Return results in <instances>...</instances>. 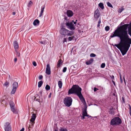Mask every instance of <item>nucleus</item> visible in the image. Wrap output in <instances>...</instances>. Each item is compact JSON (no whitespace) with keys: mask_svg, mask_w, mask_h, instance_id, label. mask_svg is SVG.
I'll return each mask as SVG.
<instances>
[{"mask_svg":"<svg viewBox=\"0 0 131 131\" xmlns=\"http://www.w3.org/2000/svg\"><path fill=\"white\" fill-rule=\"evenodd\" d=\"M128 24H124L113 32L110 36V37L113 38L118 37L120 38L121 41L118 44L115 45L121 52L123 56L127 53L131 44V39L129 38L127 31Z\"/></svg>","mask_w":131,"mask_h":131,"instance_id":"obj_1","label":"nucleus"},{"mask_svg":"<svg viewBox=\"0 0 131 131\" xmlns=\"http://www.w3.org/2000/svg\"><path fill=\"white\" fill-rule=\"evenodd\" d=\"M81 88L78 85H74L72 88L70 89L68 91L69 94H73L74 93L77 95L79 97L80 100L84 104L86 103L81 93Z\"/></svg>","mask_w":131,"mask_h":131,"instance_id":"obj_2","label":"nucleus"},{"mask_svg":"<svg viewBox=\"0 0 131 131\" xmlns=\"http://www.w3.org/2000/svg\"><path fill=\"white\" fill-rule=\"evenodd\" d=\"M122 123L121 119L118 117H116L113 118L111 120L110 124L114 126L115 125H119Z\"/></svg>","mask_w":131,"mask_h":131,"instance_id":"obj_3","label":"nucleus"},{"mask_svg":"<svg viewBox=\"0 0 131 131\" xmlns=\"http://www.w3.org/2000/svg\"><path fill=\"white\" fill-rule=\"evenodd\" d=\"M72 99L70 97L67 96L63 100L64 103L65 105L67 107H69L72 105Z\"/></svg>","mask_w":131,"mask_h":131,"instance_id":"obj_4","label":"nucleus"},{"mask_svg":"<svg viewBox=\"0 0 131 131\" xmlns=\"http://www.w3.org/2000/svg\"><path fill=\"white\" fill-rule=\"evenodd\" d=\"M61 34L64 36H71L73 34V32L70 31L67 29L64 28H61L60 30Z\"/></svg>","mask_w":131,"mask_h":131,"instance_id":"obj_5","label":"nucleus"},{"mask_svg":"<svg viewBox=\"0 0 131 131\" xmlns=\"http://www.w3.org/2000/svg\"><path fill=\"white\" fill-rule=\"evenodd\" d=\"M66 26L68 27V29L70 30H73L75 29L74 26L72 22H68L66 24Z\"/></svg>","mask_w":131,"mask_h":131,"instance_id":"obj_6","label":"nucleus"},{"mask_svg":"<svg viewBox=\"0 0 131 131\" xmlns=\"http://www.w3.org/2000/svg\"><path fill=\"white\" fill-rule=\"evenodd\" d=\"M5 131H12L11 127L9 123L7 122L5 125Z\"/></svg>","mask_w":131,"mask_h":131,"instance_id":"obj_7","label":"nucleus"},{"mask_svg":"<svg viewBox=\"0 0 131 131\" xmlns=\"http://www.w3.org/2000/svg\"><path fill=\"white\" fill-rule=\"evenodd\" d=\"M100 16V13L98 9L96 10L94 13V17L95 18L97 19Z\"/></svg>","mask_w":131,"mask_h":131,"instance_id":"obj_8","label":"nucleus"},{"mask_svg":"<svg viewBox=\"0 0 131 131\" xmlns=\"http://www.w3.org/2000/svg\"><path fill=\"white\" fill-rule=\"evenodd\" d=\"M46 72L48 75H50L51 74L50 68L49 64H48L47 65Z\"/></svg>","mask_w":131,"mask_h":131,"instance_id":"obj_9","label":"nucleus"},{"mask_svg":"<svg viewBox=\"0 0 131 131\" xmlns=\"http://www.w3.org/2000/svg\"><path fill=\"white\" fill-rule=\"evenodd\" d=\"M82 115H84V116H86L89 117H91V116H90L88 114L86 111V108H84L82 111Z\"/></svg>","mask_w":131,"mask_h":131,"instance_id":"obj_10","label":"nucleus"},{"mask_svg":"<svg viewBox=\"0 0 131 131\" xmlns=\"http://www.w3.org/2000/svg\"><path fill=\"white\" fill-rule=\"evenodd\" d=\"M66 14L69 17H71L73 16V12L70 10H68L67 11Z\"/></svg>","mask_w":131,"mask_h":131,"instance_id":"obj_11","label":"nucleus"},{"mask_svg":"<svg viewBox=\"0 0 131 131\" xmlns=\"http://www.w3.org/2000/svg\"><path fill=\"white\" fill-rule=\"evenodd\" d=\"M13 45L15 50H17L19 47L18 44L17 42L16 41H14L13 42Z\"/></svg>","mask_w":131,"mask_h":131,"instance_id":"obj_12","label":"nucleus"},{"mask_svg":"<svg viewBox=\"0 0 131 131\" xmlns=\"http://www.w3.org/2000/svg\"><path fill=\"white\" fill-rule=\"evenodd\" d=\"M63 62V61H62V60L61 59H60L57 62V67L58 68L60 67L61 65L62 64Z\"/></svg>","mask_w":131,"mask_h":131,"instance_id":"obj_13","label":"nucleus"},{"mask_svg":"<svg viewBox=\"0 0 131 131\" xmlns=\"http://www.w3.org/2000/svg\"><path fill=\"white\" fill-rule=\"evenodd\" d=\"M10 108L12 111L13 113L15 114H17L18 113V111L15 108L14 106L11 107Z\"/></svg>","mask_w":131,"mask_h":131,"instance_id":"obj_14","label":"nucleus"},{"mask_svg":"<svg viewBox=\"0 0 131 131\" xmlns=\"http://www.w3.org/2000/svg\"><path fill=\"white\" fill-rule=\"evenodd\" d=\"M45 6H43L41 7V11L39 16V17H41L42 15V14L45 9Z\"/></svg>","mask_w":131,"mask_h":131,"instance_id":"obj_15","label":"nucleus"},{"mask_svg":"<svg viewBox=\"0 0 131 131\" xmlns=\"http://www.w3.org/2000/svg\"><path fill=\"white\" fill-rule=\"evenodd\" d=\"M39 23V21L37 19L35 20L33 23V24L34 25L36 26L37 25H38Z\"/></svg>","mask_w":131,"mask_h":131,"instance_id":"obj_16","label":"nucleus"},{"mask_svg":"<svg viewBox=\"0 0 131 131\" xmlns=\"http://www.w3.org/2000/svg\"><path fill=\"white\" fill-rule=\"evenodd\" d=\"M18 86V83L17 82H14L13 84V88L17 89Z\"/></svg>","mask_w":131,"mask_h":131,"instance_id":"obj_17","label":"nucleus"},{"mask_svg":"<svg viewBox=\"0 0 131 131\" xmlns=\"http://www.w3.org/2000/svg\"><path fill=\"white\" fill-rule=\"evenodd\" d=\"M93 60V59H91L89 61L86 62V64L87 65L90 64L92 63Z\"/></svg>","mask_w":131,"mask_h":131,"instance_id":"obj_18","label":"nucleus"},{"mask_svg":"<svg viewBox=\"0 0 131 131\" xmlns=\"http://www.w3.org/2000/svg\"><path fill=\"white\" fill-rule=\"evenodd\" d=\"M62 83L61 81H59L58 82V85L60 88H61L62 86Z\"/></svg>","mask_w":131,"mask_h":131,"instance_id":"obj_19","label":"nucleus"},{"mask_svg":"<svg viewBox=\"0 0 131 131\" xmlns=\"http://www.w3.org/2000/svg\"><path fill=\"white\" fill-rule=\"evenodd\" d=\"M43 81H40L38 82V87H40L43 84Z\"/></svg>","mask_w":131,"mask_h":131,"instance_id":"obj_20","label":"nucleus"},{"mask_svg":"<svg viewBox=\"0 0 131 131\" xmlns=\"http://www.w3.org/2000/svg\"><path fill=\"white\" fill-rule=\"evenodd\" d=\"M16 89H17L13 88L11 92V94H14L16 92Z\"/></svg>","mask_w":131,"mask_h":131,"instance_id":"obj_21","label":"nucleus"},{"mask_svg":"<svg viewBox=\"0 0 131 131\" xmlns=\"http://www.w3.org/2000/svg\"><path fill=\"white\" fill-rule=\"evenodd\" d=\"M99 6L102 9H103L104 8L103 5L102 3H100L99 4Z\"/></svg>","mask_w":131,"mask_h":131,"instance_id":"obj_22","label":"nucleus"},{"mask_svg":"<svg viewBox=\"0 0 131 131\" xmlns=\"http://www.w3.org/2000/svg\"><path fill=\"white\" fill-rule=\"evenodd\" d=\"M39 42L41 44H46L47 43V42L46 41V40H45L43 41H40Z\"/></svg>","mask_w":131,"mask_h":131,"instance_id":"obj_23","label":"nucleus"},{"mask_svg":"<svg viewBox=\"0 0 131 131\" xmlns=\"http://www.w3.org/2000/svg\"><path fill=\"white\" fill-rule=\"evenodd\" d=\"M50 87L49 85L47 84L45 87V89L47 90H49L50 89Z\"/></svg>","mask_w":131,"mask_h":131,"instance_id":"obj_24","label":"nucleus"},{"mask_svg":"<svg viewBox=\"0 0 131 131\" xmlns=\"http://www.w3.org/2000/svg\"><path fill=\"white\" fill-rule=\"evenodd\" d=\"M9 105L10 107L14 106V104L13 102H9Z\"/></svg>","mask_w":131,"mask_h":131,"instance_id":"obj_25","label":"nucleus"},{"mask_svg":"<svg viewBox=\"0 0 131 131\" xmlns=\"http://www.w3.org/2000/svg\"><path fill=\"white\" fill-rule=\"evenodd\" d=\"M107 6L111 7L113 8V7L112 5L109 2H108L107 3Z\"/></svg>","mask_w":131,"mask_h":131,"instance_id":"obj_26","label":"nucleus"},{"mask_svg":"<svg viewBox=\"0 0 131 131\" xmlns=\"http://www.w3.org/2000/svg\"><path fill=\"white\" fill-rule=\"evenodd\" d=\"M32 1H29V3H28V7H31L32 5Z\"/></svg>","mask_w":131,"mask_h":131,"instance_id":"obj_27","label":"nucleus"},{"mask_svg":"<svg viewBox=\"0 0 131 131\" xmlns=\"http://www.w3.org/2000/svg\"><path fill=\"white\" fill-rule=\"evenodd\" d=\"M124 9L123 8H119L118 9V12L119 13H121L124 10Z\"/></svg>","mask_w":131,"mask_h":131,"instance_id":"obj_28","label":"nucleus"},{"mask_svg":"<svg viewBox=\"0 0 131 131\" xmlns=\"http://www.w3.org/2000/svg\"><path fill=\"white\" fill-rule=\"evenodd\" d=\"M15 51L16 53V56L18 57H19L20 56V53L17 51V50H15Z\"/></svg>","mask_w":131,"mask_h":131,"instance_id":"obj_29","label":"nucleus"},{"mask_svg":"<svg viewBox=\"0 0 131 131\" xmlns=\"http://www.w3.org/2000/svg\"><path fill=\"white\" fill-rule=\"evenodd\" d=\"M35 119L34 118H31L30 120V121L32 122V123H34V122L35 121Z\"/></svg>","mask_w":131,"mask_h":131,"instance_id":"obj_30","label":"nucleus"},{"mask_svg":"<svg viewBox=\"0 0 131 131\" xmlns=\"http://www.w3.org/2000/svg\"><path fill=\"white\" fill-rule=\"evenodd\" d=\"M105 64L104 63H103L101 65V67L102 68H104L105 67Z\"/></svg>","mask_w":131,"mask_h":131,"instance_id":"obj_31","label":"nucleus"},{"mask_svg":"<svg viewBox=\"0 0 131 131\" xmlns=\"http://www.w3.org/2000/svg\"><path fill=\"white\" fill-rule=\"evenodd\" d=\"M128 26L127 28L128 27V29L130 31V32L131 31V23L129 25V24H128Z\"/></svg>","mask_w":131,"mask_h":131,"instance_id":"obj_32","label":"nucleus"},{"mask_svg":"<svg viewBox=\"0 0 131 131\" xmlns=\"http://www.w3.org/2000/svg\"><path fill=\"white\" fill-rule=\"evenodd\" d=\"M110 27L108 26H106L105 28V30L106 31H108L109 30Z\"/></svg>","mask_w":131,"mask_h":131,"instance_id":"obj_33","label":"nucleus"},{"mask_svg":"<svg viewBox=\"0 0 131 131\" xmlns=\"http://www.w3.org/2000/svg\"><path fill=\"white\" fill-rule=\"evenodd\" d=\"M96 55L93 53H92L90 54V56L91 57H95L96 56Z\"/></svg>","mask_w":131,"mask_h":131,"instance_id":"obj_34","label":"nucleus"},{"mask_svg":"<svg viewBox=\"0 0 131 131\" xmlns=\"http://www.w3.org/2000/svg\"><path fill=\"white\" fill-rule=\"evenodd\" d=\"M60 131H67V129L66 128H61L60 130Z\"/></svg>","mask_w":131,"mask_h":131,"instance_id":"obj_35","label":"nucleus"},{"mask_svg":"<svg viewBox=\"0 0 131 131\" xmlns=\"http://www.w3.org/2000/svg\"><path fill=\"white\" fill-rule=\"evenodd\" d=\"M31 118H34L35 119L36 118V114L34 113L32 114Z\"/></svg>","mask_w":131,"mask_h":131,"instance_id":"obj_36","label":"nucleus"},{"mask_svg":"<svg viewBox=\"0 0 131 131\" xmlns=\"http://www.w3.org/2000/svg\"><path fill=\"white\" fill-rule=\"evenodd\" d=\"M67 68L66 67H64L63 68L62 71L63 72H65L67 70Z\"/></svg>","mask_w":131,"mask_h":131,"instance_id":"obj_37","label":"nucleus"},{"mask_svg":"<svg viewBox=\"0 0 131 131\" xmlns=\"http://www.w3.org/2000/svg\"><path fill=\"white\" fill-rule=\"evenodd\" d=\"M9 84V83L8 82L6 81L4 84V85L5 86H7Z\"/></svg>","mask_w":131,"mask_h":131,"instance_id":"obj_38","label":"nucleus"},{"mask_svg":"<svg viewBox=\"0 0 131 131\" xmlns=\"http://www.w3.org/2000/svg\"><path fill=\"white\" fill-rule=\"evenodd\" d=\"M32 64L34 66H37V64L36 62L34 61L33 62Z\"/></svg>","mask_w":131,"mask_h":131,"instance_id":"obj_39","label":"nucleus"},{"mask_svg":"<svg viewBox=\"0 0 131 131\" xmlns=\"http://www.w3.org/2000/svg\"><path fill=\"white\" fill-rule=\"evenodd\" d=\"M72 38L71 37H70L68 38V41H71L72 40Z\"/></svg>","mask_w":131,"mask_h":131,"instance_id":"obj_40","label":"nucleus"},{"mask_svg":"<svg viewBox=\"0 0 131 131\" xmlns=\"http://www.w3.org/2000/svg\"><path fill=\"white\" fill-rule=\"evenodd\" d=\"M43 78V76L42 75H40L39 77V80H41Z\"/></svg>","mask_w":131,"mask_h":131,"instance_id":"obj_41","label":"nucleus"},{"mask_svg":"<svg viewBox=\"0 0 131 131\" xmlns=\"http://www.w3.org/2000/svg\"><path fill=\"white\" fill-rule=\"evenodd\" d=\"M35 98L34 99V100L35 101H39L38 99H37V96L35 97Z\"/></svg>","mask_w":131,"mask_h":131,"instance_id":"obj_42","label":"nucleus"},{"mask_svg":"<svg viewBox=\"0 0 131 131\" xmlns=\"http://www.w3.org/2000/svg\"><path fill=\"white\" fill-rule=\"evenodd\" d=\"M110 76L111 77V79H112L113 80L114 79V75H112V76L110 75Z\"/></svg>","mask_w":131,"mask_h":131,"instance_id":"obj_43","label":"nucleus"},{"mask_svg":"<svg viewBox=\"0 0 131 131\" xmlns=\"http://www.w3.org/2000/svg\"><path fill=\"white\" fill-rule=\"evenodd\" d=\"M99 89H97L95 87H94V92H95L97 90H98Z\"/></svg>","mask_w":131,"mask_h":131,"instance_id":"obj_44","label":"nucleus"},{"mask_svg":"<svg viewBox=\"0 0 131 131\" xmlns=\"http://www.w3.org/2000/svg\"><path fill=\"white\" fill-rule=\"evenodd\" d=\"M67 41V38H64V40H63V43H64V42H66Z\"/></svg>","mask_w":131,"mask_h":131,"instance_id":"obj_45","label":"nucleus"},{"mask_svg":"<svg viewBox=\"0 0 131 131\" xmlns=\"http://www.w3.org/2000/svg\"><path fill=\"white\" fill-rule=\"evenodd\" d=\"M101 23V19H100L98 21V24H100Z\"/></svg>","mask_w":131,"mask_h":131,"instance_id":"obj_46","label":"nucleus"},{"mask_svg":"<svg viewBox=\"0 0 131 131\" xmlns=\"http://www.w3.org/2000/svg\"><path fill=\"white\" fill-rule=\"evenodd\" d=\"M128 105L129 107V111H131V107L130 104H128Z\"/></svg>","mask_w":131,"mask_h":131,"instance_id":"obj_47","label":"nucleus"},{"mask_svg":"<svg viewBox=\"0 0 131 131\" xmlns=\"http://www.w3.org/2000/svg\"><path fill=\"white\" fill-rule=\"evenodd\" d=\"M85 116H84V115H83V116L81 117V119H84L85 118Z\"/></svg>","mask_w":131,"mask_h":131,"instance_id":"obj_48","label":"nucleus"},{"mask_svg":"<svg viewBox=\"0 0 131 131\" xmlns=\"http://www.w3.org/2000/svg\"><path fill=\"white\" fill-rule=\"evenodd\" d=\"M17 61V59L16 58H15L14 59V61L15 62H16Z\"/></svg>","mask_w":131,"mask_h":131,"instance_id":"obj_49","label":"nucleus"},{"mask_svg":"<svg viewBox=\"0 0 131 131\" xmlns=\"http://www.w3.org/2000/svg\"><path fill=\"white\" fill-rule=\"evenodd\" d=\"M122 100L123 102H124L125 103V101H124V97H122Z\"/></svg>","mask_w":131,"mask_h":131,"instance_id":"obj_50","label":"nucleus"},{"mask_svg":"<svg viewBox=\"0 0 131 131\" xmlns=\"http://www.w3.org/2000/svg\"><path fill=\"white\" fill-rule=\"evenodd\" d=\"M24 128H23L22 129H21V130H20V131H24Z\"/></svg>","mask_w":131,"mask_h":131,"instance_id":"obj_51","label":"nucleus"},{"mask_svg":"<svg viewBox=\"0 0 131 131\" xmlns=\"http://www.w3.org/2000/svg\"><path fill=\"white\" fill-rule=\"evenodd\" d=\"M112 82L114 85H115V82L113 80H112Z\"/></svg>","mask_w":131,"mask_h":131,"instance_id":"obj_52","label":"nucleus"},{"mask_svg":"<svg viewBox=\"0 0 131 131\" xmlns=\"http://www.w3.org/2000/svg\"><path fill=\"white\" fill-rule=\"evenodd\" d=\"M120 81L121 83H122L123 82V81L122 80V78L120 79Z\"/></svg>","mask_w":131,"mask_h":131,"instance_id":"obj_53","label":"nucleus"},{"mask_svg":"<svg viewBox=\"0 0 131 131\" xmlns=\"http://www.w3.org/2000/svg\"><path fill=\"white\" fill-rule=\"evenodd\" d=\"M77 21V20H76V21L74 22H73L74 24H76L77 23L76 21Z\"/></svg>","mask_w":131,"mask_h":131,"instance_id":"obj_54","label":"nucleus"},{"mask_svg":"<svg viewBox=\"0 0 131 131\" xmlns=\"http://www.w3.org/2000/svg\"><path fill=\"white\" fill-rule=\"evenodd\" d=\"M12 14L13 15H14L15 14V13L14 12H13L12 13Z\"/></svg>","mask_w":131,"mask_h":131,"instance_id":"obj_55","label":"nucleus"},{"mask_svg":"<svg viewBox=\"0 0 131 131\" xmlns=\"http://www.w3.org/2000/svg\"><path fill=\"white\" fill-rule=\"evenodd\" d=\"M71 37H72V39H73L75 38V37L74 36H73Z\"/></svg>","mask_w":131,"mask_h":131,"instance_id":"obj_56","label":"nucleus"},{"mask_svg":"<svg viewBox=\"0 0 131 131\" xmlns=\"http://www.w3.org/2000/svg\"><path fill=\"white\" fill-rule=\"evenodd\" d=\"M51 93H50L49 95V97H51Z\"/></svg>","mask_w":131,"mask_h":131,"instance_id":"obj_57","label":"nucleus"},{"mask_svg":"<svg viewBox=\"0 0 131 131\" xmlns=\"http://www.w3.org/2000/svg\"><path fill=\"white\" fill-rule=\"evenodd\" d=\"M129 34L130 36H131V31L129 32Z\"/></svg>","mask_w":131,"mask_h":131,"instance_id":"obj_58","label":"nucleus"},{"mask_svg":"<svg viewBox=\"0 0 131 131\" xmlns=\"http://www.w3.org/2000/svg\"><path fill=\"white\" fill-rule=\"evenodd\" d=\"M100 24H98L97 25V27H99L100 26Z\"/></svg>","mask_w":131,"mask_h":131,"instance_id":"obj_59","label":"nucleus"},{"mask_svg":"<svg viewBox=\"0 0 131 131\" xmlns=\"http://www.w3.org/2000/svg\"><path fill=\"white\" fill-rule=\"evenodd\" d=\"M129 114L131 116V111H129Z\"/></svg>","mask_w":131,"mask_h":131,"instance_id":"obj_60","label":"nucleus"},{"mask_svg":"<svg viewBox=\"0 0 131 131\" xmlns=\"http://www.w3.org/2000/svg\"><path fill=\"white\" fill-rule=\"evenodd\" d=\"M120 79L122 78L121 75L120 74Z\"/></svg>","mask_w":131,"mask_h":131,"instance_id":"obj_61","label":"nucleus"},{"mask_svg":"<svg viewBox=\"0 0 131 131\" xmlns=\"http://www.w3.org/2000/svg\"><path fill=\"white\" fill-rule=\"evenodd\" d=\"M123 79H124V80L125 82V79L124 77H123Z\"/></svg>","mask_w":131,"mask_h":131,"instance_id":"obj_62","label":"nucleus"},{"mask_svg":"<svg viewBox=\"0 0 131 131\" xmlns=\"http://www.w3.org/2000/svg\"><path fill=\"white\" fill-rule=\"evenodd\" d=\"M54 131H58V130H57L56 129H55Z\"/></svg>","mask_w":131,"mask_h":131,"instance_id":"obj_63","label":"nucleus"},{"mask_svg":"<svg viewBox=\"0 0 131 131\" xmlns=\"http://www.w3.org/2000/svg\"><path fill=\"white\" fill-rule=\"evenodd\" d=\"M40 92V93L41 94L42 93L41 92Z\"/></svg>","mask_w":131,"mask_h":131,"instance_id":"obj_64","label":"nucleus"}]
</instances>
